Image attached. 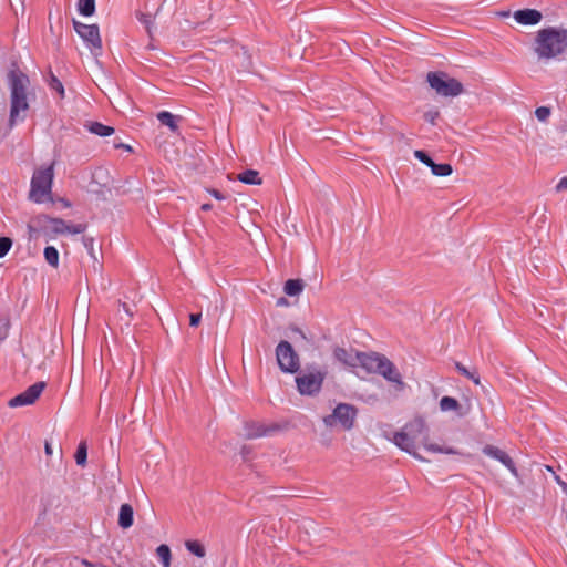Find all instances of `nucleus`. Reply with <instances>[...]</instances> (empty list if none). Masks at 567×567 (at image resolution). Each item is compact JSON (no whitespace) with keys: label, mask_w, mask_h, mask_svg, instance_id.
<instances>
[{"label":"nucleus","mask_w":567,"mask_h":567,"mask_svg":"<svg viewBox=\"0 0 567 567\" xmlns=\"http://www.w3.org/2000/svg\"><path fill=\"white\" fill-rule=\"evenodd\" d=\"M534 50L539 59H554L567 50V30L547 27L537 32Z\"/></svg>","instance_id":"nucleus-1"},{"label":"nucleus","mask_w":567,"mask_h":567,"mask_svg":"<svg viewBox=\"0 0 567 567\" xmlns=\"http://www.w3.org/2000/svg\"><path fill=\"white\" fill-rule=\"evenodd\" d=\"M8 80L11 89L10 123L14 124L22 118L20 113H24L29 107L27 101L29 79L25 74L16 69L9 72Z\"/></svg>","instance_id":"nucleus-2"},{"label":"nucleus","mask_w":567,"mask_h":567,"mask_svg":"<svg viewBox=\"0 0 567 567\" xmlns=\"http://www.w3.org/2000/svg\"><path fill=\"white\" fill-rule=\"evenodd\" d=\"M55 161L38 167V205H54L60 203L63 208H70L71 202L64 197L53 195L52 185L54 181Z\"/></svg>","instance_id":"nucleus-3"},{"label":"nucleus","mask_w":567,"mask_h":567,"mask_svg":"<svg viewBox=\"0 0 567 567\" xmlns=\"http://www.w3.org/2000/svg\"><path fill=\"white\" fill-rule=\"evenodd\" d=\"M326 377V369L316 363L307 364L295 379L298 392L307 396L317 395L322 389Z\"/></svg>","instance_id":"nucleus-4"},{"label":"nucleus","mask_w":567,"mask_h":567,"mask_svg":"<svg viewBox=\"0 0 567 567\" xmlns=\"http://www.w3.org/2000/svg\"><path fill=\"white\" fill-rule=\"evenodd\" d=\"M426 82L437 95L443 97H455L464 91V86L458 80L443 71L429 72Z\"/></svg>","instance_id":"nucleus-5"},{"label":"nucleus","mask_w":567,"mask_h":567,"mask_svg":"<svg viewBox=\"0 0 567 567\" xmlns=\"http://www.w3.org/2000/svg\"><path fill=\"white\" fill-rule=\"evenodd\" d=\"M276 359L284 373H297L300 369L299 355L290 342L281 340L276 347Z\"/></svg>","instance_id":"nucleus-6"},{"label":"nucleus","mask_w":567,"mask_h":567,"mask_svg":"<svg viewBox=\"0 0 567 567\" xmlns=\"http://www.w3.org/2000/svg\"><path fill=\"white\" fill-rule=\"evenodd\" d=\"M73 28L78 35L83 40L92 54L100 55L102 52V40L97 24H85L73 20Z\"/></svg>","instance_id":"nucleus-7"},{"label":"nucleus","mask_w":567,"mask_h":567,"mask_svg":"<svg viewBox=\"0 0 567 567\" xmlns=\"http://www.w3.org/2000/svg\"><path fill=\"white\" fill-rule=\"evenodd\" d=\"M358 414L355 406L348 403H339L332 414L323 417V423L328 426H332L336 422H339L344 430H351L354 425V421Z\"/></svg>","instance_id":"nucleus-8"},{"label":"nucleus","mask_w":567,"mask_h":567,"mask_svg":"<svg viewBox=\"0 0 567 567\" xmlns=\"http://www.w3.org/2000/svg\"><path fill=\"white\" fill-rule=\"evenodd\" d=\"M414 156L417 158L421 163L426 165L431 168V172L435 176L445 177L452 174L453 168L452 165L449 163H435L433 158L422 150L414 151Z\"/></svg>","instance_id":"nucleus-9"},{"label":"nucleus","mask_w":567,"mask_h":567,"mask_svg":"<svg viewBox=\"0 0 567 567\" xmlns=\"http://www.w3.org/2000/svg\"><path fill=\"white\" fill-rule=\"evenodd\" d=\"M483 454L502 463L515 477L518 476L517 467L513 458L503 450L494 445H485Z\"/></svg>","instance_id":"nucleus-10"},{"label":"nucleus","mask_w":567,"mask_h":567,"mask_svg":"<svg viewBox=\"0 0 567 567\" xmlns=\"http://www.w3.org/2000/svg\"><path fill=\"white\" fill-rule=\"evenodd\" d=\"M375 367L378 368L375 374L382 375L389 382L403 385L400 372L398 371L394 363L390 361L385 355L382 354L378 365Z\"/></svg>","instance_id":"nucleus-11"},{"label":"nucleus","mask_w":567,"mask_h":567,"mask_svg":"<svg viewBox=\"0 0 567 567\" xmlns=\"http://www.w3.org/2000/svg\"><path fill=\"white\" fill-rule=\"evenodd\" d=\"M280 427L277 424L272 425H265L259 422L249 421L246 422L244 425L245 430V437L248 440H254L258 437L269 436L276 431H278Z\"/></svg>","instance_id":"nucleus-12"},{"label":"nucleus","mask_w":567,"mask_h":567,"mask_svg":"<svg viewBox=\"0 0 567 567\" xmlns=\"http://www.w3.org/2000/svg\"><path fill=\"white\" fill-rule=\"evenodd\" d=\"M514 19L522 25H535L542 21L543 14L536 9L526 8L515 11Z\"/></svg>","instance_id":"nucleus-13"},{"label":"nucleus","mask_w":567,"mask_h":567,"mask_svg":"<svg viewBox=\"0 0 567 567\" xmlns=\"http://www.w3.org/2000/svg\"><path fill=\"white\" fill-rule=\"evenodd\" d=\"M361 352L354 351L352 349H346L342 347H336L333 349V357L336 360L342 362L349 367H357L359 361V355Z\"/></svg>","instance_id":"nucleus-14"},{"label":"nucleus","mask_w":567,"mask_h":567,"mask_svg":"<svg viewBox=\"0 0 567 567\" xmlns=\"http://www.w3.org/2000/svg\"><path fill=\"white\" fill-rule=\"evenodd\" d=\"M35 402V384L30 385L24 392L9 400L10 408L31 405Z\"/></svg>","instance_id":"nucleus-15"},{"label":"nucleus","mask_w":567,"mask_h":567,"mask_svg":"<svg viewBox=\"0 0 567 567\" xmlns=\"http://www.w3.org/2000/svg\"><path fill=\"white\" fill-rule=\"evenodd\" d=\"M393 443L402 451L416 455L415 453V440L406 432H396L393 437Z\"/></svg>","instance_id":"nucleus-16"},{"label":"nucleus","mask_w":567,"mask_h":567,"mask_svg":"<svg viewBox=\"0 0 567 567\" xmlns=\"http://www.w3.org/2000/svg\"><path fill=\"white\" fill-rule=\"evenodd\" d=\"M382 354L377 352H361L359 355L358 365L363 368L369 373H375L377 367L379 360L381 359Z\"/></svg>","instance_id":"nucleus-17"},{"label":"nucleus","mask_w":567,"mask_h":567,"mask_svg":"<svg viewBox=\"0 0 567 567\" xmlns=\"http://www.w3.org/2000/svg\"><path fill=\"white\" fill-rule=\"evenodd\" d=\"M48 221L50 224V229L55 235H63L66 234L68 230V224L62 218L56 217H50L49 215H38V224Z\"/></svg>","instance_id":"nucleus-18"},{"label":"nucleus","mask_w":567,"mask_h":567,"mask_svg":"<svg viewBox=\"0 0 567 567\" xmlns=\"http://www.w3.org/2000/svg\"><path fill=\"white\" fill-rule=\"evenodd\" d=\"M43 80L52 94L55 93L60 100L64 97V85L51 70H49V72L43 75Z\"/></svg>","instance_id":"nucleus-19"},{"label":"nucleus","mask_w":567,"mask_h":567,"mask_svg":"<svg viewBox=\"0 0 567 567\" xmlns=\"http://www.w3.org/2000/svg\"><path fill=\"white\" fill-rule=\"evenodd\" d=\"M134 523L133 507L125 503L122 504L118 512V526L123 529L130 528Z\"/></svg>","instance_id":"nucleus-20"},{"label":"nucleus","mask_w":567,"mask_h":567,"mask_svg":"<svg viewBox=\"0 0 567 567\" xmlns=\"http://www.w3.org/2000/svg\"><path fill=\"white\" fill-rule=\"evenodd\" d=\"M84 127L92 134L97 136H110L114 133V127L110 125H105L101 122H86Z\"/></svg>","instance_id":"nucleus-21"},{"label":"nucleus","mask_w":567,"mask_h":567,"mask_svg":"<svg viewBox=\"0 0 567 567\" xmlns=\"http://www.w3.org/2000/svg\"><path fill=\"white\" fill-rule=\"evenodd\" d=\"M305 288V282L302 279H288L285 282L284 291L289 297H297L299 296Z\"/></svg>","instance_id":"nucleus-22"},{"label":"nucleus","mask_w":567,"mask_h":567,"mask_svg":"<svg viewBox=\"0 0 567 567\" xmlns=\"http://www.w3.org/2000/svg\"><path fill=\"white\" fill-rule=\"evenodd\" d=\"M157 120L162 125L167 126L172 132H176L178 128L177 116L168 111H161L157 114Z\"/></svg>","instance_id":"nucleus-23"},{"label":"nucleus","mask_w":567,"mask_h":567,"mask_svg":"<svg viewBox=\"0 0 567 567\" xmlns=\"http://www.w3.org/2000/svg\"><path fill=\"white\" fill-rule=\"evenodd\" d=\"M440 409L443 412L455 411L458 415H462V413H461L462 405L455 398H452V396H447V395L443 396L440 400Z\"/></svg>","instance_id":"nucleus-24"},{"label":"nucleus","mask_w":567,"mask_h":567,"mask_svg":"<svg viewBox=\"0 0 567 567\" xmlns=\"http://www.w3.org/2000/svg\"><path fill=\"white\" fill-rule=\"evenodd\" d=\"M238 181L247 185H260L262 183L259 173L255 169H246L238 175Z\"/></svg>","instance_id":"nucleus-25"},{"label":"nucleus","mask_w":567,"mask_h":567,"mask_svg":"<svg viewBox=\"0 0 567 567\" xmlns=\"http://www.w3.org/2000/svg\"><path fill=\"white\" fill-rule=\"evenodd\" d=\"M78 11L83 17H91L95 13V0H79Z\"/></svg>","instance_id":"nucleus-26"},{"label":"nucleus","mask_w":567,"mask_h":567,"mask_svg":"<svg viewBox=\"0 0 567 567\" xmlns=\"http://www.w3.org/2000/svg\"><path fill=\"white\" fill-rule=\"evenodd\" d=\"M45 261L53 268L59 266V251L54 246H47L43 251Z\"/></svg>","instance_id":"nucleus-27"},{"label":"nucleus","mask_w":567,"mask_h":567,"mask_svg":"<svg viewBox=\"0 0 567 567\" xmlns=\"http://www.w3.org/2000/svg\"><path fill=\"white\" fill-rule=\"evenodd\" d=\"M186 549L198 558H203L206 555L205 547L198 540H186Z\"/></svg>","instance_id":"nucleus-28"},{"label":"nucleus","mask_w":567,"mask_h":567,"mask_svg":"<svg viewBox=\"0 0 567 567\" xmlns=\"http://www.w3.org/2000/svg\"><path fill=\"white\" fill-rule=\"evenodd\" d=\"M156 554H157L163 567L171 566L172 554H171V548L167 545H165V544L159 545L156 548Z\"/></svg>","instance_id":"nucleus-29"},{"label":"nucleus","mask_w":567,"mask_h":567,"mask_svg":"<svg viewBox=\"0 0 567 567\" xmlns=\"http://www.w3.org/2000/svg\"><path fill=\"white\" fill-rule=\"evenodd\" d=\"M455 368L462 375L472 380L475 384H480V375L475 369L471 371L461 362H455Z\"/></svg>","instance_id":"nucleus-30"},{"label":"nucleus","mask_w":567,"mask_h":567,"mask_svg":"<svg viewBox=\"0 0 567 567\" xmlns=\"http://www.w3.org/2000/svg\"><path fill=\"white\" fill-rule=\"evenodd\" d=\"M75 463L79 466H85L87 460V446L85 442H80L74 455Z\"/></svg>","instance_id":"nucleus-31"},{"label":"nucleus","mask_w":567,"mask_h":567,"mask_svg":"<svg viewBox=\"0 0 567 567\" xmlns=\"http://www.w3.org/2000/svg\"><path fill=\"white\" fill-rule=\"evenodd\" d=\"M551 114V110L548 106H539L535 110V116L540 122H546Z\"/></svg>","instance_id":"nucleus-32"},{"label":"nucleus","mask_w":567,"mask_h":567,"mask_svg":"<svg viewBox=\"0 0 567 567\" xmlns=\"http://www.w3.org/2000/svg\"><path fill=\"white\" fill-rule=\"evenodd\" d=\"M12 246V240L9 237H0V258L4 257Z\"/></svg>","instance_id":"nucleus-33"},{"label":"nucleus","mask_w":567,"mask_h":567,"mask_svg":"<svg viewBox=\"0 0 567 567\" xmlns=\"http://www.w3.org/2000/svg\"><path fill=\"white\" fill-rule=\"evenodd\" d=\"M87 228L86 224H73L68 225L66 234L78 235L83 234Z\"/></svg>","instance_id":"nucleus-34"},{"label":"nucleus","mask_w":567,"mask_h":567,"mask_svg":"<svg viewBox=\"0 0 567 567\" xmlns=\"http://www.w3.org/2000/svg\"><path fill=\"white\" fill-rule=\"evenodd\" d=\"M425 449L427 451L435 452V453H444V454H454L455 453L452 447H441L436 444L425 445Z\"/></svg>","instance_id":"nucleus-35"},{"label":"nucleus","mask_w":567,"mask_h":567,"mask_svg":"<svg viewBox=\"0 0 567 567\" xmlns=\"http://www.w3.org/2000/svg\"><path fill=\"white\" fill-rule=\"evenodd\" d=\"M440 112L437 110H430L424 114V118L432 125H435V121L439 117Z\"/></svg>","instance_id":"nucleus-36"},{"label":"nucleus","mask_w":567,"mask_h":567,"mask_svg":"<svg viewBox=\"0 0 567 567\" xmlns=\"http://www.w3.org/2000/svg\"><path fill=\"white\" fill-rule=\"evenodd\" d=\"M200 320H202V313L197 312V313H190L189 315V326L190 327H198V324L200 323Z\"/></svg>","instance_id":"nucleus-37"},{"label":"nucleus","mask_w":567,"mask_h":567,"mask_svg":"<svg viewBox=\"0 0 567 567\" xmlns=\"http://www.w3.org/2000/svg\"><path fill=\"white\" fill-rule=\"evenodd\" d=\"M207 192L217 200H225L226 199V195L223 194L221 192H219L218 189L209 188V189H207Z\"/></svg>","instance_id":"nucleus-38"},{"label":"nucleus","mask_w":567,"mask_h":567,"mask_svg":"<svg viewBox=\"0 0 567 567\" xmlns=\"http://www.w3.org/2000/svg\"><path fill=\"white\" fill-rule=\"evenodd\" d=\"M30 198L35 196V172L32 174L30 179V192H29Z\"/></svg>","instance_id":"nucleus-39"},{"label":"nucleus","mask_w":567,"mask_h":567,"mask_svg":"<svg viewBox=\"0 0 567 567\" xmlns=\"http://www.w3.org/2000/svg\"><path fill=\"white\" fill-rule=\"evenodd\" d=\"M556 190H567V176L563 177L556 185Z\"/></svg>","instance_id":"nucleus-40"},{"label":"nucleus","mask_w":567,"mask_h":567,"mask_svg":"<svg viewBox=\"0 0 567 567\" xmlns=\"http://www.w3.org/2000/svg\"><path fill=\"white\" fill-rule=\"evenodd\" d=\"M8 336V323L4 322L0 327V342L4 340Z\"/></svg>","instance_id":"nucleus-41"},{"label":"nucleus","mask_w":567,"mask_h":567,"mask_svg":"<svg viewBox=\"0 0 567 567\" xmlns=\"http://www.w3.org/2000/svg\"><path fill=\"white\" fill-rule=\"evenodd\" d=\"M83 244H84L86 249L92 250L93 249L94 240H93V238H90V237H83Z\"/></svg>","instance_id":"nucleus-42"},{"label":"nucleus","mask_w":567,"mask_h":567,"mask_svg":"<svg viewBox=\"0 0 567 567\" xmlns=\"http://www.w3.org/2000/svg\"><path fill=\"white\" fill-rule=\"evenodd\" d=\"M82 564L85 565L86 567H107L106 565L104 564H101V563H91L86 559H83L82 560Z\"/></svg>","instance_id":"nucleus-43"},{"label":"nucleus","mask_w":567,"mask_h":567,"mask_svg":"<svg viewBox=\"0 0 567 567\" xmlns=\"http://www.w3.org/2000/svg\"><path fill=\"white\" fill-rule=\"evenodd\" d=\"M416 426L419 430H422L425 427V423L423 420H416L414 424H411L410 427Z\"/></svg>","instance_id":"nucleus-44"},{"label":"nucleus","mask_w":567,"mask_h":567,"mask_svg":"<svg viewBox=\"0 0 567 567\" xmlns=\"http://www.w3.org/2000/svg\"><path fill=\"white\" fill-rule=\"evenodd\" d=\"M45 385L47 384H45L44 381H38V398L41 395V393L44 390Z\"/></svg>","instance_id":"nucleus-45"},{"label":"nucleus","mask_w":567,"mask_h":567,"mask_svg":"<svg viewBox=\"0 0 567 567\" xmlns=\"http://www.w3.org/2000/svg\"><path fill=\"white\" fill-rule=\"evenodd\" d=\"M556 481H557L558 485L561 486L563 491L567 493V483L561 481L559 476H556Z\"/></svg>","instance_id":"nucleus-46"},{"label":"nucleus","mask_w":567,"mask_h":567,"mask_svg":"<svg viewBox=\"0 0 567 567\" xmlns=\"http://www.w3.org/2000/svg\"><path fill=\"white\" fill-rule=\"evenodd\" d=\"M291 330H292L293 332L298 333L302 339H307V338H306V334L303 333V331H302L300 328H298V327H292V328H291Z\"/></svg>","instance_id":"nucleus-47"},{"label":"nucleus","mask_w":567,"mask_h":567,"mask_svg":"<svg viewBox=\"0 0 567 567\" xmlns=\"http://www.w3.org/2000/svg\"><path fill=\"white\" fill-rule=\"evenodd\" d=\"M44 451H45L47 455H51L52 454V447H51V444L48 441H45V443H44Z\"/></svg>","instance_id":"nucleus-48"},{"label":"nucleus","mask_w":567,"mask_h":567,"mask_svg":"<svg viewBox=\"0 0 567 567\" xmlns=\"http://www.w3.org/2000/svg\"><path fill=\"white\" fill-rule=\"evenodd\" d=\"M140 21L146 25L151 22L150 17L146 14H141Z\"/></svg>","instance_id":"nucleus-49"},{"label":"nucleus","mask_w":567,"mask_h":567,"mask_svg":"<svg viewBox=\"0 0 567 567\" xmlns=\"http://www.w3.org/2000/svg\"><path fill=\"white\" fill-rule=\"evenodd\" d=\"M213 208V205L209 203H205L200 206V209L204 212L210 210Z\"/></svg>","instance_id":"nucleus-50"},{"label":"nucleus","mask_w":567,"mask_h":567,"mask_svg":"<svg viewBox=\"0 0 567 567\" xmlns=\"http://www.w3.org/2000/svg\"><path fill=\"white\" fill-rule=\"evenodd\" d=\"M115 147H123L126 151H130V152L132 151V147L127 144H115Z\"/></svg>","instance_id":"nucleus-51"},{"label":"nucleus","mask_w":567,"mask_h":567,"mask_svg":"<svg viewBox=\"0 0 567 567\" xmlns=\"http://www.w3.org/2000/svg\"><path fill=\"white\" fill-rule=\"evenodd\" d=\"M277 305H287V300L285 298H280Z\"/></svg>","instance_id":"nucleus-52"},{"label":"nucleus","mask_w":567,"mask_h":567,"mask_svg":"<svg viewBox=\"0 0 567 567\" xmlns=\"http://www.w3.org/2000/svg\"><path fill=\"white\" fill-rule=\"evenodd\" d=\"M241 453H243V454H247L246 446H244V447L241 449Z\"/></svg>","instance_id":"nucleus-53"},{"label":"nucleus","mask_w":567,"mask_h":567,"mask_svg":"<svg viewBox=\"0 0 567 567\" xmlns=\"http://www.w3.org/2000/svg\"><path fill=\"white\" fill-rule=\"evenodd\" d=\"M241 453H243V454H247L246 446H244V447L241 449Z\"/></svg>","instance_id":"nucleus-54"},{"label":"nucleus","mask_w":567,"mask_h":567,"mask_svg":"<svg viewBox=\"0 0 567 567\" xmlns=\"http://www.w3.org/2000/svg\"><path fill=\"white\" fill-rule=\"evenodd\" d=\"M123 307L125 309V312H128L127 306L125 303L123 305Z\"/></svg>","instance_id":"nucleus-55"}]
</instances>
